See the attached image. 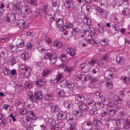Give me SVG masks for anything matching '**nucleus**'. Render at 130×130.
Listing matches in <instances>:
<instances>
[{"label": "nucleus", "mask_w": 130, "mask_h": 130, "mask_svg": "<svg viewBox=\"0 0 130 130\" xmlns=\"http://www.w3.org/2000/svg\"><path fill=\"white\" fill-rule=\"evenodd\" d=\"M64 5L66 8H69L70 10H72L74 7V4L72 1L66 2Z\"/></svg>", "instance_id": "9d476101"}, {"label": "nucleus", "mask_w": 130, "mask_h": 130, "mask_svg": "<svg viewBox=\"0 0 130 130\" xmlns=\"http://www.w3.org/2000/svg\"><path fill=\"white\" fill-rule=\"evenodd\" d=\"M113 84L111 82H107L106 83V86L108 89H111L112 88Z\"/></svg>", "instance_id": "603ef678"}, {"label": "nucleus", "mask_w": 130, "mask_h": 130, "mask_svg": "<svg viewBox=\"0 0 130 130\" xmlns=\"http://www.w3.org/2000/svg\"><path fill=\"white\" fill-rule=\"evenodd\" d=\"M51 103H49L48 105L46 104H45L44 109L47 112L50 113L52 111V105Z\"/></svg>", "instance_id": "1a4fd4ad"}, {"label": "nucleus", "mask_w": 130, "mask_h": 130, "mask_svg": "<svg viewBox=\"0 0 130 130\" xmlns=\"http://www.w3.org/2000/svg\"><path fill=\"white\" fill-rule=\"evenodd\" d=\"M27 95L29 99L36 103H38L39 101H41L43 98V95L40 91L35 92L34 95L31 92H29L28 93Z\"/></svg>", "instance_id": "f257e3e1"}, {"label": "nucleus", "mask_w": 130, "mask_h": 130, "mask_svg": "<svg viewBox=\"0 0 130 130\" xmlns=\"http://www.w3.org/2000/svg\"><path fill=\"white\" fill-rule=\"evenodd\" d=\"M63 66L64 67V70L65 71H67L68 72H71L72 70V67L69 64H63Z\"/></svg>", "instance_id": "f3484780"}, {"label": "nucleus", "mask_w": 130, "mask_h": 130, "mask_svg": "<svg viewBox=\"0 0 130 130\" xmlns=\"http://www.w3.org/2000/svg\"><path fill=\"white\" fill-rule=\"evenodd\" d=\"M66 52L72 57H74L76 54L75 50L73 48H67L66 50Z\"/></svg>", "instance_id": "ddd939ff"}, {"label": "nucleus", "mask_w": 130, "mask_h": 130, "mask_svg": "<svg viewBox=\"0 0 130 130\" xmlns=\"http://www.w3.org/2000/svg\"><path fill=\"white\" fill-rule=\"evenodd\" d=\"M123 110L119 112L118 114V116H120L121 118H122L126 114V112L124 110H125L126 109H123Z\"/></svg>", "instance_id": "de8ad7c7"}, {"label": "nucleus", "mask_w": 130, "mask_h": 130, "mask_svg": "<svg viewBox=\"0 0 130 130\" xmlns=\"http://www.w3.org/2000/svg\"><path fill=\"white\" fill-rule=\"evenodd\" d=\"M44 99L46 101H50L53 99L52 95L51 94H46L44 95Z\"/></svg>", "instance_id": "c85d7f7f"}, {"label": "nucleus", "mask_w": 130, "mask_h": 130, "mask_svg": "<svg viewBox=\"0 0 130 130\" xmlns=\"http://www.w3.org/2000/svg\"><path fill=\"white\" fill-rule=\"evenodd\" d=\"M9 46L10 49L12 52L14 53L17 52L18 50L16 45H15L12 43H10L9 44Z\"/></svg>", "instance_id": "4468645a"}, {"label": "nucleus", "mask_w": 130, "mask_h": 130, "mask_svg": "<svg viewBox=\"0 0 130 130\" xmlns=\"http://www.w3.org/2000/svg\"><path fill=\"white\" fill-rule=\"evenodd\" d=\"M92 123L95 124L94 127L95 126H100V125L101 124V122L100 121L97 120L96 118H94L92 120Z\"/></svg>", "instance_id": "4be33fe9"}, {"label": "nucleus", "mask_w": 130, "mask_h": 130, "mask_svg": "<svg viewBox=\"0 0 130 130\" xmlns=\"http://www.w3.org/2000/svg\"><path fill=\"white\" fill-rule=\"evenodd\" d=\"M57 25L58 27H62L64 25L63 19H58V20L56 21Z\"/></svg>", "instance_id": "412c9836"}, {"label": "nucleus", "mask_w": 130, "mask_h": 130, "mask_svg": "<svg viewBox=\"0 0 130 130\" xmlns=\"http://www.w3.org/2000/svg\"><path fill=\"white\" fill-rule=\"evenodd\" d=\"M73 27V25L69 22L68 21H66L64 23V25L62 27L63 30H65L66 28H69Z\"/></svg>", "instance_id": "f8f14e48"}, {"label": "nucleus", "mask_w": 130, "mask_h": 130, "mask_svg": "<svg viewBox=\"0 0 130 130\" xmlns=\"http://www.w3.org/2000/svg\"><path fill=\"white\" fill-rule=\"evenodd\" d=\"M17 57L12 55L11 56L9 62L10 63V64L12 66L16 63L17 61V60L16 59Z\"/></svg>", "instance_id": "2eb2a0df"}, {"label": "nucleus", "mask_w": 130, "mask_h": 130, "mask_svg": "<svg viewBox=\"0 0 130 130\" xmlns=\"http://www.w3.org/2000/svg\"><path fill=\"white\" fill-rule=\"evenodd\" d=\"M123 0H115L116 5L118 6H121L123 3Z\"/></svg>", "instance_id": "864d4df0"}, {"label": "nucleus", "mask_w": 130, "mask_h": 130, "mask_svg": "<svg viewBox=\"0 0 130 130\" xmlns=\"http://www.w3.org/2000/svg\"><path fill=\"white\" fill-rule=\"evenodd\" d=\"M69 82L67 80H63L61 82L60 85L61 87H66L68 84Z\"/></svg>", "instance_id": "a878e982"}, {"label": "nucleus", "mask_w": 130, "mask_h": 130, "mask_svg": "<svg viewBox=\"0 0 130 130\" xmlns=\"http://www.w3.org/2000/svg\"><path fill=\"white\" fill-rule=\"evenodd\" d=\"M52 111L53 113L59 112L60 109L59 107L57 105H52Z\"/></svg>", "instance_id": "c9c22d12"}, {"label": "nucleus", "mask_w": 130, "mask_h": 130, "mask_svg": "<svg viewBox=\"0 0 130 130\" xmlns=\"http://www.w3.org/2000/svg\"><path fill=\"white\" fill-rule=\"evenodd\" d=\"M44 40L48 44H50L51 43V39L48 37H45Z\"/></svg>", "instance_id": "bf43d9fd"}, {"label": "nucleus", "mask_w": 130, "mask_h": 130, "mask_svg": "<svg viewBox=\"0 0 130 130\" xmlns=\"http://www.w3.org/2000/svg\"><path fill=\"white\" fill-rule=\"evenodd\" d=\"M86 102L90 106L94 107L95 102L93 100L90 99H88L86 100Z\"/></svg>", "instance_id": "f704fd0d"}, {"label": "nucleus", "mask_w": 130, "mask_h": 130, "mask_svg": "<svg viewBox=\"0 0 130 130\" xmlns=\"http://www.w3.org/2000/svg\"><path fill=\"white\" fill-rule=\"evenodd\" d=\"M123 59V57H122L117 56L116 58L117 61L118 63L122 62Z\"/></svg>", "instance_id": "338daca9"}, {"label": "nucleus", "mask_w": 130, "mask_h": 130, "mask_svg": "<svg viewBox=\"0 0 130 130\" xmlns=\"http://www.w3.org/2000/svg\"><path fill=\"white\" fill-rule=\"evenodd\" d=\"M96 9L97 11H99L100 14V15L106 11L105 10L98 7L96 8Z\"/></svg>", "instance_id": "0e129e2a"}, {"label": "nucleus", "mask_w": 130, "mask_h": 130, "mask_svg": "<svg viewBox=\"0 0 130 130\" xmlns=\"http://www.w3.org/2000/svg\"><path fill=\"white\" fill-rule=\"evenodd\" d=\"M107 105L108 107H112V108H115L117 107V104H114L113 102L112 101H109L107 104Z\"/></svg>", "instance_id": "a19ab883"}, {"label": "nucleus", "mask_w": 130, "mask_h": 130, "mask_svg": "<svg viewBox=\"0 0 130 130\" xmlns=\"http://www.w3.org/2000/svg\"><path fill=\"white\" fill-rule=\"evenodd\" d=\"M16 24L19 27H21L24 26L25 25V23L23 20L21 19L20 20H18L16 22Z\"/></svg>", "instance_id": "e433bc0d"}, {"label": "nucleus", "mask_w": 130, "mask_h": 130, "mask_svg": "<svg viewBox=\"0 0 130 130\" xmlns=\"http://www.w3.org/2000/svg\"><path fill=\"white\" fill-rule=\"evenodd\" d=\"M0 52L4 57L8 56V53L7 50L5 48H2L0 50Z\"/></svg>", "instance_id": "393cba45"}, {"label": "nucleus", "mask_w": 130, "mask_h": 130, "mask_svg": "<svg viewBox=\"0 0 130 130\" xmlns=\"http://www.w3.org/2000/svg\"><path fill=\"white\" fill-rule=\"evenodd\" d=\"M111 72V71L109 70H106L104 73V76L107 77V76H110L112 78L113 76V75L110 74V73Z\"/></svg>", "instance_id": "a18cd8bd"}, {"label": "nucleus", "mask_w": 130, "mask_h": 130, "mask_svg": "<svg viewBox=\"0 0 130 130\" xmlns=\"http://www.w3.org/2000/svg\"><path fill=\"white\" fill-rule=\"evenodd\" d=\"M101 17L102 18L104 21H105L107 19V14L106 11L105 12L101 14Z\"/></svg>", "instance_id": "3c124183"}, {"label": "nucleus", "mask_w": 130, "mask_h": 130, "mask_svg": "<svg viewBox=\"0 0 130 130\" xmlns=\"http://www.w3.org/2000/svg\"><path fill=\"white\" fill-rule=\"evenodd\" d=\"M57 57L55 54H53L52 52L47 53H45V55L44 57V59L49 60L50 63L51 64L55 63L56 62Z\"/></svg>", "instance_id": "f03ea898"}, {"label": "nucleus", "mask_w": 130, "mask_h": 130, "mask_svg": "<svg viewBox=\"0 0 130 130\" xmlns=\"http://www.w3.org/2000/svg\"><path fill=\"white\" fill-rule=\"evenodd\" d=\"M104 105L103 103L99 101H98L95 103L94 107L97 109H100L103 108Z\"/></svg>", "instance_id": "a211bd4d"}, {"label": "nucleus", "mask_w": 130, "mask_h": 130, "mask_svg": "<svg viewBox=\"0 0 130 130\" xmlns=\"http://www.w3.org/2000/svg\"><path fill=\"white\" fill-rule=\"evenodd\" d=\"M56 116L58 120H64L66 119L67 113L65 112L61 111L58 112Z\"/></svg>", "instance_id": "423d86ee"}, {"label": "nucleus", "mask_w": 130, "mask_h": 130, "mask_svg": "<svg viewBox=\"0 0 130 130\" xmlns=\"http://www.w3.org/2000/svg\"><path fill=\"white\" fill-rule=\"evenodd\" d=\"M21 58L24 60H27L29 58V54L26 51H25L23 54L21 55Z\"/></svg>", "instance_id": "5701e85b"}, {"label": "nucleus", "mask_w": 130, "mask_h": 130, "mask_svg": "<svg viewBox=\"0 0 130 130\" xmlns=\"http://www.w3.org/2000/svg\"><path fill=\"white\" fill-rule=\"evenodd\" d=\"M100 43L102 46H107L108 44L107 41L105 40H103L102 41H100Z\"/></svg>", "instance_id": "680f3d73"}, {"label": "nucleus", "mask_w": 130, "mask_h": 130, "mask_svg": "<svg viewBox=\"0 0 130 130\" xmlns=\"http://www.w3.org/2000/svg\"><path fill=\"white\" fill-rule=\"evenodd\" d=\"M5 19L6 22L13 23L15 22L16 19V17L14 14L10 13L7 14Z\"/></svg>", "instance_id": "20e7f679"}, {"label": "nucleus", "mask_w": 130, "mask_h": 130, "mask_svg": "<svg viewBox=\"0 0 130 130\" xmlns=\"http://www.w3.org/2000/svg\"><path fill=\"white\" fill-rule=\"evenodd\" d=\"M46 80L44 78L38 79L35 82V85L37 87H40L44 85L45 84Z\"/></svg>", "instance_id": "0eeeda50"}, {"label": "nucleus", "mask_w": 130, "mask_h": 130, "mask_svg": "<svg viewBox=\"0 0 130 130\" xmlns=\"http://www.w3.org/2000/svg\"><path fill=\"white\" fill-rule=\"evenodd\" d=\"M76 100L79 101H83L85 100L84 97L81 94L76 95L75 96Z\"/></svg>", "instance_id": "bb28decb"}, {"label": "nucleus", "mask_w": 130, "mask_h": 130, "mask_svg": "<svg viewBox=\"0 0 130 130\" xmlns=\"http://www.w3.org/2000/svg\"><path fill=\"white\" fill-rule=\"evenodd\" d=\"M67 85L66 87L68 88L70 91H72L74 87V84L72 83H69V82L68 84Z\"/></svg>", "instance_id": "8fccbe9b"}, {"label": "nucleus", "mask_w": 130, "mask_h": 130, "mask_svg": "<svg viewBox=\"0 0 130 130\" xmlns=\"http://www.w3.org/2000/svg\"><path fill=\"white\" fill-rule=\"evenodd\" d=\"M117 110V108L116 107L115 108H112L110 109H109L108 110V113L109 115V117H110L111 116H114Z\"/></svg>", "instance_id": "9b49d317"}, {"label": "nucleus", "mask_w": 130, "mask_h": 130, "mask_svg": "<svg viewBox=\"0 0 130 130\" xmlns=\"http://www.w3.org/2000/svg\"><path fill=\"white\" fill-rule=\"evenodd\" d=\"M126 93V92L125 91H120L119 93L120 94L121 96V98L120 95L117 97L116 101V103L118 104H122L123 103V100L122 98L124 96L126 95L125 93Z\"/></svg>", "instance_id": "39448f33"}, {"label": "nucleus", "mask_w": 130, "mask_h": 130, "mask_svg": "<svg viewBox=\"0 0 130 130\" xmlns=\"http://www.w3.org/2000/svg\"><path fill=\"white\" fill-rule=\"evenodd\" d=\"M27 110L26 108H23L21 109L20 112L21 115H25L26 113Z\"/></svg>", "instance_id": "69168bd1"}, {"label": "nucleus", "mask_w": 130, "mask_h": 130, "mask_svg": "<svg viewBox=\"0 0 130 130\" xmlns=\"http://www.w3.org/2000/svg\"><path fill=\"white\" fill-rule=\"evenodd\" d=\"M91 72L92 74H98L99 73V70L98 68L96 67L94 69L92 70V71H91Z\"/></svg>", "instance_id": "774afa93"}, {"label": "nucleus", "mask_w": 130, "mask_h": 130, "mask_svg": "<svg viewBox=\"0 0 130 130\" xmlns=\"http://www.w3.org/2000/svg\"><path fill=\"white\" fill-rule=\"evenodd\" d=\"M8 119H6L5 117L2 118L0 120V124H3V126L6 125L7 124V121Z\"/></svg>", "instance_id": "ea45409f"}, {"label": "nucleus", "mask_w": 130, "mask_h": 130, "mask_svg": "<svg viewBox=\"0 0 130 130\" xmlns=\"http://www.w3.org/2000/svg\"><path fill=\"white\" fill-rule=\"evenodd\" d=\"M44 13L45 15V18L47 20L50 19V18H51L53 16L52 14L50 12L45 11L44 12Z\"/></svg>", "instance_id": "4c0bfd02"}, {"label": "nucleus", "mask_w": 130, "mask_h": 130, "mask_svg": "<svg viewBox=\"0 0 130 130\" xmlns=\"http://www.w3.org/2000/svg\"><path fill=\"white\" fill-rule=\"evenodd\" d=\"M53 45L57 47H59L61 46L60 43L58 41H54L53 44Z\"/></svg>", "instance_id": "5fc2aeb1"}, {"label": "nucleus", "mask_w": 130, "mask_h": 130, "mask_svg": "<svg viewBox=\"0 0 130 130\" xmlns=\"http://www.w3.org/2000/svg\"><path fill=\"white\" fill-rule=\"evenodd\" d=\"M72 33L73 35L75 36L76 35L78 32L80 30L78 28H76L72 29Z\"/></svg>", "instance_id": "79ce46f5"}, {"label": "nucleus", "mask_w": 130, "mask_h": 130, "mask_svg": "<svg viewBox=\"0 0 130 130\" xmlns=\"http://www.w3.org/2000/svg\"><path fill=\"white\" fill-rule=\"evenodd\" d=\"M67 56L65 54H61L59 56V59L61 60L62 62L66 60Z\"/></svg>", "instance_id": "49530a36"}, {"label": "nucleus", "mask_w": 130, "mask_h": 130, "mask_svg": "<svg viewBox=\"0 0 130 130\" xmlns=\"http://www.w3.org/2000/svg\"><path fill=\"white\" fill-rule=\"evenodd\" d=\"M3 72L4 74L6 75H10V70L7 69L6 67L4 66L3 67Z\"/></svg>", "instance_id": "7c9ffc66"}, {"label": "nucleus", "mask_w": 130, "mask_h": 130, "mask_svg": "<svg viewBox=\"0 0 130 130\" xmlns=\"http://www.w3.org/2000/svg\"><path fill=\"white\" fill-rule=\"evenodd\" d=\"M82 127L84 130H92L93 128L92 122L90 119L87 120L82 124Z\"/></svg>", "instance_id": "7ed1b4c3"}, {"label": "nucleus", "mask_w": 130, "mask_h": 130, "mask_svg": "<svg viewBox=\"0 0 130 130\" xmlns=\"http://www.w3.org/2000/svg\"><path fill=\"white\" fill-rule=\"evenodd\" d=\"M76 112L75 115L79 117H82L84 115V112L83 110L79 109L77 111H75Z\"/></svg>", "instance_id": "2f4dec72"}, {"label": "nucleus", "mask_w": 130, "mask_h": 130, "mask_svg": "<svg viewBox=\"0 0 130 130\" xmlns=\"http://www.w3.org/2000/svg\"><path fill=\"white\" fill-rule=\"evenodd\" d=\"M79 107L80 110L83 111L84 112L87 111L89 109L87 105L85 103H80L79 105Z\"/></svg>", "instance_id": "6e6552de"}, {"label": "nucleus", "mask_w": 130, "mask_h": 130, "mask_svg": "<svg viewBox=\"0 0 130 130\" xmlns=\"http://www.w3.org/2000/svg\"><path fill=\"white\" fill-rule=\"evenodd\" d=\"M28 3L32 5H35L36 4V0H27Z\"/></svg>", "instance_id": "6e6d98bb"}, {"label": "nucleus", "mask_w": 130, "mask_h": 130, "mask_svg": "<svg viewBox=\"0 0 130 130\" xmlns=\"http://www.w3.org/2000/svg\"><path fill=\"white\" fill-rule=\"evenodd\" d=\"M94 96L95 98L97 99L102 98L103 97V93H99V92H97L94 93Z\"/></svg>", "instance_id": "473e14b6"}, {"label": "nucleus", "mask_w": 130, "mask_h": 130, "mask_svg": "<svg viewBox=\"0 0 130 130\" xmlns=\"http://www.w3.org/2000/svg\"><path fill=\"white\" fill-rule=\"evenodd\" d=\"M26 49L28 50H32L34 47V46L32 44L30 43H28L26 44Z\"/></svg>", "instance_id": "09e8293b"}, {"label": "nucleus", "mask_w": 130, "mask_h": 130, "mask_svg": "<svg viewBox=\"0 0 130 130\" xmlns=\"http://www.w3.org/2000/svg\"><path fill=\"white\" fill-rule=\"evenodd\" d=\"M37 49L40 52H43V53H45V51L46 50L45 48H43V47L40 46H38L37 47Z\"/></svg>", "instance_id": "052dcab7"}, {"label": "nucleus", "mask_w": 130, "mask_h": 130, "mask_svg": "<svg viewBox=\"0 0 130 130\" xmlns=\"http://www.w3.org/2000/svg\"><path fill=\"white\" fill-rule=\"evenodd\" d=\"M10 75H11L12 77H13L14 79H16L17 77L16 76V75H17V70L15 69H13L12 70H10Z\"/></svg>", "instance_id": "cd10ccee"}, {"label": "nucleus", "mask_w": 130, "mask_h": 130, "mask_svg": "<svg viewBox=\"0 0 130 130\" xmlns=\"http://www.w3.org/2000/svg\"><path fill=\"white\" fill-rule=\"evenodd\" d=\"M14 10L15 11H16L19 14H24L23 11V9H22L19 8L14 9Z\"/></svg>", "instance_id": "13d9d810"}, {"label": "nucleus", "mask_w": 130, "mask_h": 130, "mask_svg": "<svg viewBox=\"0 0 130 130\" xmlns=\"http://www.w3.org/2000/svg\"><path fill=\"white\" fill-rule=\"evenodd\" d=\"M32 84L31 82L26 81L24 84V87L26 89L32 88Z\"/></svg>", "instance_id": "58836bf2"}, {"label": "nucleus", "mask_w": 130, "mask_h": 130, "mask_svg": "<svg viewBox=\"0 0 130 130\" xmlns=\"http://www.w3.org/2000/svg\"><path fill=\"white\" fill-rule=\"evenodd\" d=\"M66 94V92L63 89H62L58 92L57 95L58 97H61L65 96Z\"/></svg>", "instance_id": "b1692460"}, {"label": "nucleus", "mask_w": 130, "mask_h": 130, "mask_svg": "<svg viewBox=\"0 0 130 130\" xmlns=\"http://www.w3.org/2000/svg\"><path fill=\"white\" fill-rule=\"evenodd\" d=\"M14 5L13 4H9L6 5V7L8 11L11 12L14 8Z\"/></svg>", "instance_id": "72a5a7b5"}, {"label": "nucleus", "mask_w": 130, "mask_h": 130, "mask_svg": "<svg viewBox=\"0 0 130 130\" xmlns=\"http://www.w3.org/2000/svg\"><path fill=\"white\" fill-rule=\"evenodd\" d=\"M123 81L124 83H128L130 82V79L128 77H124L123 78Z\"/></svg>", "instance_id": "4d7b16f0"}, {"label": "nucleus", "mask_w": 130, "mask_h": 130, "mask_svg": "<svg viewBox=\"0 0 130 130\" xmlns=\"http://www.w3.org/2000/svg\"><path fill=\"white\" fill-rule=\"evenodd\" d=\"M90 113L91 115H94L96 114L97 113V109L95 108L94 107H92L90 111Z\"/></svg>", "instance_id": "37998d69"}, {"label": "nucleus", "mask_w": 130, "mask_h": 130, "mask_svg": "<svg viewBox=\"0 0 130 130\" xmlns=\"http://www.w3.org/2000/svg\"><path fill=\"white\" fill-rule=\"evenodd\" d=\"M25 121H26V123L27 126H29L31 122V119L30 118L28 117V116L25 117Z\"/></svg>", "instance_id": "c03bdc74"}, {"label": "nucleus", "mask_w": 130, "mask_h": 130, "mask_svg": "<svg viewBox=\"0 0 130 130\" xmlns=\"http://www.w3.org/2000/svg\"><path fill=\"white\" fill-rule=\"evenodd\" d=\"M67 119H68V122L70 123L71 125L75 126L77 124L76 120L74 119L73 118H70L69 119L68 118Z\"/></svg>", "instance_id": "dca6fc26"}, {"label": "nucleus", "mask_w": 130, "mask_h": 130, "mask_svg": "<svg viewBox=\"0 0 130 130\" xmlns=\"http://www.w3.org/2000/svg\"><path fill=\"white\" fill-rule=\"evenodd\" d=\"M100 115L103 117H109V115L108 111L102 110L100 112Z\"/></svg>", "instance_id": "c756f323"}, {"label": "nucleus", "mask_w": 130, "mask_h": 130, "mask_svg": "<svg viewBox=\"0 0 130 130\" xmlns=\"http://www.w3.org/2000/svg\"><path fill=\"white\" fill-rule=\"evenodd\" d=\"M51 73V70L50 69H44L43 71L42 74L43 76L46 77L48 75L50 74Z\"/></svg>", "instance_id": "aec40b11"}, {"label": "nucleus", "mask_w": 130, "mask_h": 130, "mask_svg": "<svg viewBox=\"0 0 130 130\" xmlns=\"http://www.w3.org/2000/svg\"><path fill=\"white\" fill-rule=\"evenodd\" d=\"M56 22H52L50 23L49 26L50 27L51 29H54L56 25Z\"/></svg>", "instance_id": "e2e57ef3"}, {"label": "nucleus", "mask_w": 130, "mask_h": 130, "mask_svg": "<svg viewBox=\"0 0 130 130\" xmlns=\"http://www.w3.org/2000/svg\"><path fill=\"white\" fill-rule=\"evenodd\" d=\"M130 10L128 8H123L122 12L123 14L125 15L126 17H129Z\"/></svg>", "instance_id": "6ab92c4d"}]
</instances>
